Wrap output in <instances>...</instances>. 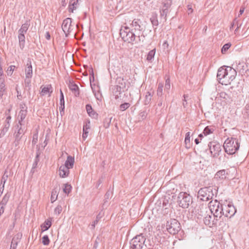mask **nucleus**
<instances>
[{
  "instance_id": "f257e3e1",
  "label": "nucleus",
  "mask_w": 249,
  "mask_h": 249,
  "mask_svg": "<svg viewBox=\"0 0 249 249\" xmlns=\"http://www.w3.org/2000/svg\"><path fill=\"white\" fill-rule=\"evenodd\" d=\"M120 36L123 40L128 43H138L136 42L138 40V36L127 25L123 26L121 27L120 31Z\"/></svg>"
},
{
  "instance_id": "f03ea898",
  "label": "nucleus",
  "mask_w": 249,
  "mask_h": 249,
  "mask_svg": "<svg viewBox=\"0 0 249 249\" xmlns=\"http://www.w3.org/2000/svg\"><path fill=\"white\" fill-rule=\"evenodd\" d=\"M223 147L226 153L229 155H232L239 149L240 143L238 140L235 138H228L225 141Z\"/></svg>"
},
{
  "instance_id": "7ed1b4c3",
  "label": "nucleus",
  "mask_w": 249,
  "mask_h": 249,
  "mask_svg": "<svg viewBox=\"0 0 249 249\" xmlns=\"http://www.w3.org/2000/svg\"><path fill=\"white\" fill-rule=\"evenodd\" d=\"M172 0H164L160 7V23L164 24L167 20V16L170 11Z\"/></svg>"
},
{
  "instance_id": "20e7f679",
  "label": "nucleus",
  "mask_w": 249,
  "mask_h": 249,
  "mask_svg": "<svg viewBox=\"0 0 249 249\" xmlns=\"http://www.w3.org/2000/svg\"><path fill=\"white\" fill-rule=\"evenodd\" d=\"M221 204L216 200H211L208 204L205 203V205H207V207L205 208L206 213H209L213 214L216 217H220L221 216V214H220V205Z\"/></svg>"
},
{
  "instance_id": "39448f33",
  "label": "nucleus",
  "mask_w": 249,
  "mask_h": 249,
  "mask_svg": "<svg viewBox=\"0 0 249 249\" xmlns=\"http://www.w3.org/2000/svg\"><path fill=\"white\" fill-rule=\"evenodd\" d=\"M236 210L234 206L230 202L225 201L220 205V214L225 216L227 217H231L235 213Z\"/></svg>"
},
{
  "instance_id": "423d86ee",
  "label": "nucleus",
  "mask_w": 249,
  "mask_h": 249,
  "mask_svg": "<svg viewBox=\"0 0 249 249\" xmlns=\"http://www.w3.org/2000/svg\"><path fill=\"white\" fill-rule=\"evenodd\" d=\"M146 238L140 234L135 236L130 241V248L131 249H142L145 245Z\"/></svg>"
},
{
  "instance_id": "0eeeda50",
  "label": "nucleus",
  "mask_w": 249,
  "mask_h": 249,
  "mask_svg": "<svg viewBox=\"0 0 249 249\" xmlns=\"http://www.w3.org/2000/svg\"><path fill=\"white\" fill-rule=\"evenodd\" d=\"M142 22L139 19H134L132 22L129 24L128 27H130V29L138 36V40H137L136 42H140L141 41V38L142 37V40L143 41V38H144V36L141 35L142 31V28L141 25Z\"/></svg>"
},
{
  "instance_id": "6e6552de",
  "label": "nucleus",
  "mask_w": 249,
  "mask_h": 249,
  "mask_svg": "<svg viewBox=\"0 0 249 249\" xmlns=\"http://www.w3.org/2000/svg\"><path fill=\"white\" fill-rule=\"evenodd\" d=\"M178 202L182 208H187L192 203L191 196L185 192H180L178 196Z\"/></svg>"
},
{
  "instance_id": "1a4fd4ad",
  "label": "nucleus",
  "mask_w": 249,
  "mask_h": 249,
  "mask_svg": "<svg viewBox=\"0 0 249 249\" xmlns=\"http://www.w3.org/2000/svg\"><path fill=\"white\" fill-rule=\"evenodd\" d=\"M167 231L171 234H175L180 230L179 222L175 219H171L166 225Z\"/></svg>"
},
{
  "instance_id": "9d476101",
  "label": "nucleus",
  "mask_w": 249,
  "mask_h": 249,
  "mask_svg": "<svg viewBox=\"0 0 249 249\" xmlns=\"http://www.w3.org/2000/svg\"><path fill=\"white\" fill-rule=\"evenodd\" d=\"M228 76L227 67L223 66L219 68L217 73V78L220 83L225 85L229 84Z\"/></svg>"
},
{
  "instance_id": "9b49d317",
  "label": "nucleus",
  "mask_w": 249,
  "mask_h": 249,
  "mask_svg": "<svg viewBox=\"0 0 249 249\" xmlns=\"http://www.w3.org/2000/svg\"><path fill=\"white\" fill-rule=\"evenodd\" d=\"M209 149L206 150V152L208 150L211 153V157H217L221 151V146L220 144L216 142H211L208 144Z\"/></svg>"
},
{
  "instance_id": "f8f14e48",
  "label": "nucleus",
  "mask_w": 249,
  "mask_h": 249,
  "mask_svg": "<svg viewBox=\"0 0 249 249\" xmlns=\"http://www.w3.org/2000/svg\"><path fill=\"white\" fill-rule=\"evenodd\" d=\"M216 218L217 217L213 214L208 213L203 217V223L210 228H212L216 225L217 219Z\"/></svg>"
},
{
  "instance_id": "ddd939ff",
  "label": "nucleus",
  "mask_w": 249,
  "mask_h": 249,
  "mask_svg": "<svg viewBox=\"0 0 249 249\" xmlns=\"http://www.w3.org/2000/svg\"><path fill=\"white\" fill-rule=\"evenodd\" d=\"M72 19L70 18H67L65 19L62 24V29L65 35V36L67 37L70 33L72 30Z\"/></svg>"
},
{
  "instance_id": "4468645a",
  "label": "nucleus",
  "mask_w": 249,
  "mask_h": 249,
  "mask_svg": "<svg viewBox=\"0 0 249 249\" xmlns=\"http://www.w3.org/2000/svg\"><path fill=\"white\" fill-rule=\"evenodd\" d=\"M214 194L213 192V186L203 187V202H206L213 198Z\"/></svg>"
},
{
  "instance_id": "2eb2a0df",
  "label": "nucleus",
  "mask_w": 249,
  "mask_h": 249,
  "mask_svg": "<svg viewBox=\"0 0 249 249\" xmlns=\"http://www.w3.org/2000/svg\"><path fill=\"white\" fill-rule=\"evenodd\" d=\"M116 86L120 87L123 89H125L126 87H128L129 83L127 82V79L125 77H119L116 79Z\"/></svg>"
},
{
  "instance_id": "dca6fc26",
  "label": "nucleus",
  "mask_w": 249,
  "mask_h": 249,
  "mask_svg": "<svg viewBox=\"0 0 249 249\" xmlns=\"http://www.w3.org/2000/svg\"><path fill=\"white\" fill-rule=\"evenodd\" d=\"M40 89H41V91L40 92L41 96H44L46 94H48L49 97H50L51 96V94L53 92V88L51 84L47 85L46 86L44 87H42V86Z\"/></svg>"
},
{
  "instance_id": "f3484780",
  "label": "nucleus",
  "mask_w": 249,
  "mask_h": 249,
  "mask_svg": "<svg viewBox=\"0 0 249 249\" xmlns=\"http://www.w3.org/2000/svg\"><path fill=\"white\" fill-rule=\"evenodd\" d=\"M16 129L17 131H15L14 134L15 138H19V139H21L22 136L24 134V127L23 124H20V125L17 124L16 125Z\"/></svg>"
},
{
  "instance_id": "a211bd4d",
  "label": "nucleus",
  "mask_w": 249,
  "mask_h": 249,
  "mask_svg": "<svg viewBox=\"0 0 249 249\" xmlns=\"http://www.w3.org/2000/svg\"><path fill=\"white\" fill-rule=\"evenodd\" d=\"M227 173L225 169L221 170L216 172L214 178L217 181H222L226 178Z\"/></svg>"
},
{
  "instance_id": "6ab92c4d",
  "label": "nucleus",
  "mask_w": 249,
  "mask_h": 249,
  "mask_svg": "<svg viewBox=\"0 0 249 249\" xmlns=\"http://www.w3.org/2000/svg\"><path fill=\"white\" fill-rule=\"evenodd\" d=\"M70 169L64 165L60 166L59 169V175L61 178H65L67 177L70 174Z\"/></svg>"
},
{
  "instance_id": "aec40b11",
  "label": "nucleus",
  "mask_w": 249,
  "mask_h": 249,
  "mask_svg": "<svg viewBox=\"0 0 249 249\" xmlns=\"http://www.w3.org/2000/svg\"><path fill=\"white\" fill-rule=\"evenodd\" d=\"M61 116L64 114L65 101L63 93L61 89L60 90V107L59 108Z\"/></svg>"
},
{
  "instance_id": "412c9836",
  "label": "nucleus",
  "mask_w": 249,
  "mask_h": 249,
  "mask_svg": "<svg viewBox=\"0 0 249 249\" xmlns=\"http://www.w3.org/2000/svg\"><path fill=\"white\" fill-rule=\"evenodd\" d=\"M69 88L76 97L79 95V88L76 84L73 83V82L70 81Z\"/></svg>"
},
{
  "instance_id": "4be33fe9",
  "label": "nucleus",
  "mask_w": 249,
  "mask_h": 249,
  "mask_svg": "<svg viewBox=\"0 0 249 249\" xmlns=\"http://www.w3.org/2000/svg\"><path fill=\"white\" fill-rule=\"evenodd\" d=\"M86 109L88 115L93 119H97L98 114L93 109L90 104H87L86 106Z\"/></svg>"
},
{
  "instance_id": "5701e85b",
  "label": "nucleus",
  "mask_w": 249,
  "mask_h": 249,
  "mask_svg": "<svg viewBox=\"0 0 249 249\" xmlns=\"http://www.w3.org/2000/svg\"><path fill=\"white\" fill-rule=\"evenodd\" d=\"M248 66L244 62H240L237 65L236 68V71H238L241 75L244 74V73L248 70Z\"/></svg>"
},
{
  "instance_id": "b1692460",
  "label": "nucleus",
  "mask_w": 249,
  "mask_h": 249,
  "mask_svg": "<svg viewBox=\"0 0 249 249\" xmlns=\"http://www.w3.org/2000/svg\"><path fill=\"white\" fill-rule=\"evenodd\" d=\"M112 90L113 94L115 96V98L116 99L120 98L121 97L122 92L124 91V89L121 88L120 87H118L116 85L114 86Z\"/></svg>"
},
{
  "instance_id": "393cba45",
  "label": "nucleus",
  "mask_w": 249,
  "mask_h": 249,
  "mask_svg": "<svg viewBox=\"0 0 249 249\" xmlns=\"http://www.w3.org/2000/svg\"><path fill=\"white\" fill-rule=\"evenodd\" d=\"M228 69V80L229 81V84L230 83V81H232L235 78V76L236 74V70L231 68V67H227Z\"/></svg>"
},
{
  "instance_id": "a878e982",
  "label": "nucleus",
  "mask_w": 249,
  "mask_h": 249,
  "mask_svg": "<svg viewBox=\"0 0 249 249\" xmlns=\"http://www.w3.org/2000/svg\"><path fill=\"white\" fill-rule=\"evenodd\" d=\"M21 236L22 235L19 233L15 235V236L12 239L10 249H17L18 244Z\"/></svg>"
},
{
  "instance_id": "bb28decb",
  "label": "nucleus",
  "mask_w": 249,
  "mask_h": 249,
  "mask_svg": "<svg viewBox=\"0 0 249 249\" xmlns=\"http://www.w3.org/2000/svg\"><path fill=\"white\" fill-rule=\"evenodd\" d=\"M90 128V121H88L84 123L83 127V135L82 138L84 140H85L88 137L89 131L88 130Z\"/></svg>"
},
{
  "instance_id": "cd10ccee",
  "label": "nucleus",
  "mask_w": 249,
  "mask_h": 249,
  "mask_svg": "<svg viewBox=\"0 0 249 249\" xmlns=\"http://www.w3.org/2000/svg\"><path fill=\"white\" fill-rule=\"evenodd\" d=\"M22 109L20 110L18 115V123L17 124L19 125H20V124H23L22 122L24 120L27 115V108L25 109H23V107H22Z\"/></svg>"
},
{
  "instance_id": "c85d7f7f",
  "label": "nucleus",
  "mask_w": 249,
  "mask_h": 249,
  "mask_svg": "<svg viewBox=\"0 0 249 249\" xmlns=\"http://www.w3.org/2000/svg\"><path fill=\"white\" fill-rule=\"evenodd\" d=\"M27 67L25 69V76L26 79H30L32 77L33 70L31 62L29 61L27 63Z\"/></svg>"
},
{
  "instance_id": "c756f323",
  "label": "nucleus",
  "mask_w": 249,
  "mask_h": 249,
  "mask_svg": "<svg viewBox=\"0 0 249 249\" xmlns=\"http://www.w3.org/2000/svg\"><path fill=\"white\" fill-rule=\"evenodd\" d=\"M150 20L153 26L157 27L160 23V20H158V15L156 12L152 13ZM160 24H162V23H160Z\"/></svg>"
},
{
  "instance_id": "7c9ffc66",
  "label": "nucleus",
  "mask_w": 249,
  "mask_h": 249,
  "mask_svg": "<svg viewBox=\"0 0 249 249\" xmlns=\"http://www.w3.org/2000/svg\"><path fill=\"white\" fill-rule=\"evenodd\" d=\"M74 163V157L71 156H68L67 157V159L65 161V164H63L64 166L67 167H69V169L72 168L73 167V164Z\"/></svg>"
},
{
  "instance_id": "2f4dec72",
  "label": "nucleus",
  "mask_w": 249,
  "mask_h": 249,
  "mask_svg": "<svg viewBox=\"0 0 249 249\" xmlns=\"http://www.w3.org/2000/svg\"><path fill=\"white\" fill-rule=\"evenodd\" d=\"M52 226V219L48 218L46 219L43 224L41 225V227L43 231L48 230Z\"/></svg>"
},
{
  "instance_id": "473e14b6",
  "label": "nucleus",
  "mask_w": 249,
  "mask_h": 249,
  "mask_svg": "<svg viewBox=\"0 0 249 249\" xmlns=\"http://www.w3.org/2000/svg\"><path fill=\"white\" fill-rule=\"evenodd\" d=\"M78 4V2H76L75 0H71L68 7L69 12L73 13V10L77 8Z\"/></svg>"
},
{
  "instance_id": "72a5a7b5",
  "label": "nucleus",
  "mask_w": 249,
  "mask_h": 249,
  "mask_svg": "<svg viewBox=\"0 0 249 249\" xmlns=\"http://www.w3.org/2000/svg\"><path fill=\"white\" fill-rule=\"evenodd\" d=\"M11 196V193L7 192L3 196L1 201L0 202L1 205L5 206L9 201V198Z\"/></svg>"
},
{
  "instance_id": "f704fd0d",
  "label": "nucleus",
  "mask_w": 249,
  "mask_h": 249,
  "mask_svg": "<svg viewBox=\"0 0 249 249\" xmlns=\"http://www.w3.org/2000/svg\"><path fill=\"white\" fill-rule=\"evenodd\" d=\"M215 130V127L214 126H207L203 129V134L207 136L212 134Z\"/></svg>"
},
{
  "instance_id": "c9c22d12",
  "label": "nucleus",
  "mask_w": 249,
  "mask_h": 249,
  "mask_svg": "<svg viewBox=\"0 0 249 249\" xmlns=\"http://www.w3.org/2000/svg\"><path fill=\"white\" fill-rule=\"evenodd\" d=\"M39 153L38 152H36V156L33 164V167L31 169V172L34 173L35 172V169L37 167L38 163L39 161Z\"/></svg>"
},
{
  "instance_id": "e433bc0d",
  "label": "nucleus",
  "mask_w": 249,
  "mask_h": 249,
  "mask_svg": "<svg viewBox=\"0 0 249 249\" xmlns=\"http://www.w3.org/2000/svg\"><path fill=\"white\" fill-rule=\"evenodd\" d=\"M6 90L4 80H0V97H2Z\"/></svg>"
},
{
  "instance_id": "4c0bfd02",
  "label": "nucleus",
  "mask_w": 249,
  "mask_h": 249,
  "mask_svg": "<svg viewBox=\"0 0 249 249\" xmlns=\"http://www.w3.org/2000/svg\"><path fill=\"white\" fill-rule=\"evenodd\" d=\"M152 97V94H151V93L150 91L146 92L145 99L144 100V105H148L150 103Z\"/></svg>"
},
{
  "instance_id": "58836bf2",
  "label": "nucleus",
  "mask_w": 249,
  "mask_h": 249,
  "mask_svg": "<svg viewBox=\"0 0 249 249\" xmlns=\"http://www.w3.org/2000/svg\"><path fill=\"white\" fill-rule=\"evenodd\" d=\"M18 41H19V46H20V48L21 49H23L24 47V46H25V35H23V36H18Z\"/></svg>"
},
{
  "instance_id": "ea45409f",
  "label": "nucleus",
  "mask_w": 249,
  "mask_h": 249,
  "mask_svg": "<svg viewBox=\"0 0 249 249\" xmlns=\"http://www.w3.org/2000/svg\"><path fill=\"white\" fill-rule=\"evenodd\" d=\"M9 123H5L4 126V127L1 130V132L0 133V138L3 137L6 134V133L8 131L9 128L10 127Z\"/></svg>"
},
{
  "instance_id": "a19ab883",
  "label": "nucleus",
  "mask_w": 249,
  "mask_h": 249,
  "mask_svg": "<svg viewBox=\"0 0 249 249\" xmlns=\"http://www.w3.org/2000/svg\"><path fill=\"white\" fill-rule=\"evenodd\" d=\"M185 146L187 148H189L190 147V132H188L186 134L185 138Z\"/></svg>"
},
{
  "instance_id": "79ce46f5",
  "label": "nucleus",
  "mask_w": 249,
  "mask_h": 249,
  "mask_svg": "<svg viewBox=\"0 0 249 249\" xmlns=\"http://www.w3.org/2000/svg\"><path fill=\"white\" fill-rule=\"evenodd\" d=\"M64 186L63 188L64 193L68 195L71 192L72 189L71 186L68 183H66L64 185Z\"/></svg>"
},
{
  "instance_id": "37998d69",
  "label": "nucleus",
  "mask_w": 249,
  "mask_h": 249,
  "mask_svg": "<svg viewBox=\"0 0 249 249\" xmlns=\"http://www.w3.org/2000/svg\"><path fill=\"white\" fill-rule=\"evenodd\" d=\"M30 25V20H27L25 21V22L21 25V27L20 29L21 30L24 31V32H27Z\"/></svg>"
},
{
  "instance_id": "c03bdc74",
  "label": "nucleus",
  "mask_w": 249,
  "mask_h": 249,
  "mask_svg": "<svg viewBox=\"0 0 249 249\" xmlns=\"http://www.w3.org/2000/svg\"><path fill=\"white\" fill-rule=\"evenodd\" d=\"M219 97L223 99L225 101H228L230 99V96L225 92H221L219 93Z\"/></svg>"
},
{
  "instance_id": "a18cd8bd",
  "label": "nucleus",
  "mask_w": 249,
  "mask_h": 249,
  "mask_svg": "<svg viewBox=\"0 0 249 249\" xmlns=\"http://www.w3.org/2000/svg\"><path fill=\"white\" fill-rule=\"evenodd\" d=\"M155 52V49H153L149 51L147 55L146 59L148 61H151L154 58Z\"/></svg>"
},
{
  "instance_id": "49530a36",
  "label": "nucleus",
  "mask_w": 249,
  "mask_h": 249,
  "mask_svg": "<svg viewBox=\"0 0 249 249\" xmlns=\"http://www.w3.org/2000/svg\"><path fill=\"white\" fill-rule=\"evenodd\" d=\"M231 43H228L223 45L221 49V53H225L231 47Z\"/></svg>"
},
{
  "instance_id": "de8ad7c7",
  "label": "nucleus",
  "mask_w": 249,
  "mask_h": 249,
  "mask_svg": "<svg viewBox=\"0 0 249 249\" xmlns=\"http://www.w3.org/2000/svg\"><path fill=\"white\" fill-rule=\"evenodd\" d=\"M163 85L162 83H159L157 89V95L159 96H161L162 94Z\"/></svg>"
},
{
  "instance_id": "09e8293b",
  "label": "nucleus",
  "mask_w": 249,
  "mask_h": 249,
  "mask_svg": "<svg viewBox=\"0 0 249 249\" xmlns=\"http://www.w3.org/2000/svg\"><path fill=\"white\" fill-rule=\"evenodd\" d=\"M130 106V104L128 103H124V104H122L119 107L120 110L121 111H124Z\"/></svg>"
},
{
  "instance_id": "8fccbe9b",
  "label": "nucleus",
  "mask_w": 249,
  "mask_h": 249,
  "mask_svg": "<svg viewBox=\"0 0 249 249\" xmlns=\"http://www.w3.org/2000/svg\"><path fill=\"white\" fill-rule=\"evenodd\" d=\"M42 243L44 245L47 246L50 243V239L48 235H44L42 238Z\"/></svg>"
},
{
  "instance_id": "3c124183",
  "label": "nucleus",
  "mask_w": 249,
  "mask_h": 249,
  "mask_svg": "<svg viewBox=\"0 0 249 249\" xmlns=\"http://www.w3.org/2000/svg\"><path fill=\"white\" fill-rule=\"evenodd\" d=\"M15 68V66L14 65H11L8 68V69L6 71V72L8 76H11L12 75L13 72L14 71Z\"/></svg>"
},
{
  "instance_id": "603ef678",
  "label": "nucleus",
  "mask_w": 249,
  "mask_h": 249,
  "mask_svg": "<svg viewBox=\"0 0 249 249\" xmlns=\"http://www.w3.org/2000/svg\"><path fill=\"white\" fill-rule=\"evenodd\" d=\"M57 197V191L56 190H53L52 192V196L51 197V200L52 202L55 201Z\"/></svg>"
},
{
  "instance_id": "864d4df0",
  "label": "nucleus",
  "mask_w": 249,
  "mask_h": 249,
  "mask_svg": "<svg viewBox=\"0 0 249 249\" xmlns=\"http://www.w3.org/2000/svg\"><path fill=\"white\" fill-rule=\"evenodd\" d=\"M102 216L100 215V213L96 216V219L93 222L91 225V229H93L95 228V225L98 223V221L101 218Z\"/></svg>"
},
{
  "instance_id": "5fc2aeb1",
  "label": "nucleus",
  "mask_w": 249,
  "mask_h": 249,
  "mask_svg": "<svg viewBox=\"0 0 249 249\" xmlns=\"http://www.w3.org/2000/svg\"><path fill=\"white\" fill-rule=\"evenodd\" d=\"M62 208L60 205H57V206L54 209V213L56 215H59L62 212Z\"/></svg>"
},
{
  "instance_id": "6e6d98bb",
  "label": "nucleus",
  "mask_w": 249,
  "mask_h": 249,
  "mask_svg": "<svg viewBox=\"0 0 249 249\" xmlns=\"http://www.w3.org/2000/svg\"><path fill=\"white\" fill-rule=\"evenodd\" d=\"M2 58L0 57V80H4L3 71L1 66Z\"/></svg>"
},
{
  "instance_id": "4d7b16f0",
  "label": "nucleus",
  "mask_w": 249,
  "mask_h": 249,
  "mask_svg": "<svg viewBox=\"0 0 249 249\" xmlns=\"http://www.w3.org/2000/svg\"><path fill=\"white\" fill-rule=\"evenodd\" d=\"M244 116V117H247L249 120V104L246 106Z\"/></svg>"
},
{
  "instance_id": "13d9d810",
  "label": "nucleus",
  "mask_w": 249,
  "mask_h": 249,
  "mask_svg": "<svg viewBox=\"0 0 249 249\" xmlns=\"http://www.w3.org/2000/svg\"><path fill=\"white\" fill-rule=\"evenodd\" d=\"M112 117H110L109 118H106L105 119V122H104V126L106 128H108L109 126L110 123L111 122V119Z\"/></svg>"
},
{
  "instance_id": "bf43d9fd",
  "label": "nucleus",
  "mask_w": 249,
  "mask_h": 249,
  "mask_svg": "<svg viewBox=\"0 0 249 249\" xmlns=\"http://www.w3.org/2000/svg\"><path fill=\"white\" fill-rule=\"evenodd\" d=\"M170 88H171L170 80V79L169 78H168L165 80V89L167 90H169L170 89Z\"/></svg>"
},
{
  "instance_id": "052dcab7",
  "label": "nucleus",
  "mask_w": 249,
  "mask_h": 249,
  "mask_svg": "<svg viewBox=\"0 0 249 249\" xmlns=\"http://www.w3.org/2000/svg\"><path fill=\"white\" fill-rule=\"evenodd\" d=\"M94 96L97 100L99 101L102 100V94L100 91H98L97 92H95Z\"/></svg>"
},
{
  "instance_id": "680f3d73",
  "label": "nucleus",
  "mask_w": 249,
  "mask_h": 249,
  "mask_svg": "<svg viewBox=\"0 0 249 249\" xmlns=\"http://www.w3.org/2000/svg\"><path fill=\"white\" fill-rule=\"evenodd\" d=\"M169 205L168 199L164 198L162 201V207L165 209L168 208L167 206Z\"/></svg>"
},
{
  "instance_id": "e2e57ef3",
  "label": "nucleus",
  "mask_w": 249,
  "mask_h": 249,
  "mask_svg": "<svg viewBox=\"0 0 249 249\" xmlns=\"http://www.w3.org/2000/svg\"><path fill=\"white\" fill-rule=\"evenodd\" d=\"M112 195V192L111 191H108L105 194V199L107 200L109 199Z\"/></svg>"
},
{
  "instance_id": "0e129e2a",
  "label": "nucleus",
  "mask_w": 249,
  "mask_h": 249,
  "mask_svg": "<svg viewBox=\"0 0 249 249\" xmlns=\"http://www.w3.org/2000/svg\"><path fill=\"white\" fill-rule=\"evenodd\" d=\"M37 134H34L33 136L32 144L35 145L37 142Z\"/></svg>"
},
{
  "instance_id": "69168bd1",
  "label": "nucleus",
  "mask_w": 249,
  "mask_h": 249,
  "mask_svg": "<svg viewBox=\"0 0 249 249\" xmlns=\"http://www.w3.org/2000/svg\"><path fill=\"white\" fill-rule=\"evenodd\" d=\"M20 139H19L18 137L17 138H15V141L14 142V145L15 146V147H18L19 144Z\"/></svg>"
},
{
  "instance_id": "338daca9",
  "label": "nucleus",
  "mask_w": 249,
  "mask_h": 249,
  "mask_svg": "<svg viewBox=\"0 0 249 249\" xmlns=\"http://www.w3.org/2000/svg\"><path fill=\"white\" fill-rule=\"evenodd\" d=\"M197 197L199 198L200 200H202V188H201L198 190Z\"/></svg>"
},
{
  "instance_id": "774afa93",
  "label": "nucleus",
  "mask_w": 249,
  "mask_h": 249,
  "mask_svg": "<svg viewBox=\"0 0 249 249\" xmlns=\"http://www.w3.org/2000/svg\"><path fill=\"white\" fill-rule=\"evenodd\" d=\"M25 85L26 87H28L29 89L31 88V80L30 79H25Z\"/></svg>"
}]
</instances>
